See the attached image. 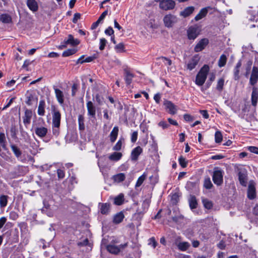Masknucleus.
Returning a JSON list of instances; mask_svg holds the SVG:
<instances>
[{
    "instance_id": "6e6552de",
    "label": "nucleus",
    "mask_w": 258,
    "mask_h": 258,
    "mask_svg": "<svg viewBox=\"0 0 258 258\" xmlns=\"http://www.w3.org/2000/svg\"><path fill=\"white\" fill-rule=\"evenodd\" d=\"M258 81V67L253 66L249 79V84L253 86Z\"/></svg>"
},
{
    "instance_id": "c756f323",
    "label": "nucleus",
    "mask_w": 258,
    "mask_h": 258,
    "mask_svg": "<svg viewBox=\"0 0 258 258\" xmlns=\"http://www.w3.org/2000/svg\"><path fill=\"white\" fill-rule=\"evenodd\" d=\"M100 211L102 214H107L109 212L110 205L107 203L100 204Z\"/></svg>"
},
{
    "instance_id": "7c9ffc66",
    "label": "nucleus",
    "mask_w": 258,
    "mask_h": 258,
    "mask_svg": "<svg viewBox=\"0 0 258 258\" xmlns=\"http://www.w3.org/2000/svg\"><path fill=\"white\" fill-rule=\"evenodd\" d=\"M9 197L6 195L0 196V208L3 209L8 204Z\"/></svg>"
},
{
    "instance_id": "f257e3e1",
    "label": "nucleus",
    "mask_w": 258,
    "mask_h": 258,
    "mask_svg": "<svg viewBox=\"0 0 258 258\" xmlns=\"http://www.w3.org/2000/svg\"><path fill=\"white\" fill-rule=\"evenodd\" d=\"M209 71V67L208 65H204L200 70L199 73H198L195 83L196 84L199 86H202L207 79L208 73Z\"/></svg>"
},
{
    "instance_id": "a19ab883",
    "label": "nucleus",
    "mask_w": 258,
    "mask_h": 258,
    "mask_svg": "<svg viewBox=\"0 0 258 258\" xmlns=\"http://www.w3.org/2000/svg\"><path fill=\"white\" fill-rule=\"evenodd\" d=\"M224 82L225 80L223 78H221L218 80L217 84L216 86V89L219 92H221L222 91L224 85Z\"/></svg>"
},
{
    "instance_id": "603ef678",
    "label": "nucleus",
    "mask_w": 258,
    "mask_h": 258,
    "mask_svg": "<svg viewBox=\"0 0 258 258\" xmlns=\"http://www.w3.org/2000/svg\"><path fill=\"white\" fill-rule=\"evenodd\" d=\"M124 45L123 43H120L116 45L115 47V49L117 52H120L123 50Z\"/></svg>"
},
{
    "instance_id": "09e8293b",
    "label": "nucleus",
    "mask_w": 258,
    "mask_h": 258,
    "mask_svg": "<svg viewBox=\"0 0 258 258\" xmlns=\"http://www.w3.org/2000/svg\"><path fill=\"white\" fill-rule=\"evenodd\" d=\"M179 164L182 167H185L187 165V161L182 156H180L178 159Z\"/></svg>"
},
{
    "instance_id": "4be33fe9",
    "label": "nucleus",
    "mask_w": 258,
    "mask_h": 258,
    "mask_svg": "<svg viewBox=\"0 0 258 258\" xmlns=\"http://www.w3.org/2000/svg\"><path fill=\"white\" fill-rule=\"evenodd\" d=\"M188 201L189 207L191 210L196 209L197 207L198 202L195 196L190 195Z\"/></svg>"
},
{
    "instance_id": "7ed1b4c3",
    "label": "nucleus",
    "mask_w": 258,
    "mask_h": 258,
    "mask_svg": "<svg viewBox=\"0 0 258 258\" xmlns=\"http://www.w3.org/2000/svg\"><path fill=\"white\" fill-rule=\"evenodd\" d=\"M44 207H43V212L47 214L49 217H52L54 212L57 210V207L54 205H51L48 202L43 201Z\"/></svg>"
},
{
    "instance_id": "412c9836",
    "label": "nucleus",
    "mask_w": 258,
    "mask_h": 258,
    "mask_svg": "<svg viewBox=\"0 0 258 258\" xmlns=\"http://www.w3.org/2000/svg\"><path fill=\"white\" fill-rule=\"evenodd\" d=\"M258 100V90L253 87L252 89V92L251 94V103L254 106H255L257 104Z\"/></svg>"
},
{
    "instance_id": "bb28decb",
    "label": "nucleus",
    "mask_w": 258,
    "mask_h": 258,
    "mask_svg": "<svg viewBox=\"0 0 258 258\" xmlns=\"http://www.w3.org/2000/svg\"><path fill=\"white\" fill-rule=\"evenodd\" d=\"M45 102L43 100L39 101L38 108V114L39 115L43 116L45 114Z\"/></svg>"
},
{
    "instance_id": "0e129e2a",
    "label": "nucleus",
    "mask_w": 258,
    "mask_h": 258,
    "mask_svg": "<svg viewBox=\"0 0 258 258\" xmlns=\"http://www.w3.org/2000/svg\"><path fill=\"white\" fill-rule=\"evenodd\" d=\"M248 150L252 153L258 154V148L254 146H250L248 147Z\"/></svg>"
},
{
    "instance_id": "72a5a7b5",
    "label": "nucleus",
    "mask_w": 258,
    "mask_h": 258,
    "mask_svg": "<svg viewBox=\"0 0 258 258\" xmlns=\"http://www.w3.org/2000/svg\"><path fill=\"white\" fill-rule=\"evenodd\" d=\"M122 154L120 152H114L109 156V159L111 161H117L121 159Z\"/></svg>"
},
{
    "instance_id": "a18cd8bd",
    "label": "nucleus",
    "mask_w": 258,
    "mask_h": 258,
    "mask_svg": "<svg viewBox=\"0 0 258 258\" xmlns=\"http://www.w3.org/2000/svg\"><path fill=\"white\" fill-rule=\"evenodd\" d=\"M202 202L205 208L207 209H210L213 206L212 203L207 199H203Z\"/></svg>"
},
{
    "instance_id": "8fccbe9b",
    "label": "nucleus",
    "mask_w": 258,
    "mask_h": 258,
    "mask_svg": "<svg viewBox=\"0 0 258 258\" xmlns=\"http://www.w3.org/2000/svg\"><path fill=\"white\" fill-rule=\"evenodd\" d=\"M107 41L105 38H101L100 40V46L99 49L102 50L104 49V47L106 44Z\"/></svg>"
},
{
    "instance_id": "3c124183",
    "label": "nucleus",
    "mask_w": 258,
    "mask_h": 258,
    "mask_svg": "<svg viewBox=\"0 0 258 258\" xmlns=\"http://www.w3.org/2000/svg\"><path fill=\"white\" fill-rule=\"evenodd\" d=\"M122 143L120 140L118 141L115 146L113 147V150L114 151H119L121 148Z\"/></svg>"
},
{
    "instance_id": "f704fd0d",
    "label": "nucleus",
    "mask_w": 258,
    "mask_h": 258,
    "mask_svg": "<svg viewBox=\"0 0 258 258\" xmlns=\"http://www.w3.org/2000/svg\"><path fill=\"white\" fill-rule=\"evenodd\" d=\"M37 98L35 97V96L32 94H29L27 95L26 97V103L29 105L31 106L33 104V102L37 101Z\"/></svg>"
},
{
    "instance_id": "79ce46f5",
    "label": "nucleus",
    "mask_w": 258,
    "mask_h": 258,
    "mask_svg": "<svg viewBox=\"0 0 258 258\" xmlns=\"http://www.w3.org/2000/svg\"><path fill=\"white\" fill-rule=\"evenodd\" d=\"M84 117L82 115H79L78 116V123L80 130H84L85 129Z\"/></svg>"
},
{
    "instance_id": "c85d7f7f",
    "label": "nucleus",
    "mask_w": 258,
    "mask_h": 258,
    "mask_svg": "<svg viewBox=\"0 0 258 258\" xmlns=\"http://www.w3.org/2000/svg\"><path fill=\"white\" fill-rule=\"evenodd\" d=\"M105 182L111 185L112 184H118L122 182L124 178H106Z\"/></svg>"
},
{
    "instance_id": "f3484780",
    "label": "nucleus",
    "mask_w": 258,
    "mask_h": 258,
    "mask_svg": "<svg viewBox=\"0 0 258 258\" xmlns=\"http://www.w3.org/2000/svg\"><path fill=\"white\" fill-rule=\"evenodd\" d=\"M210 9L211 8L209 7L202 9L199 13L195 17V20L196 21H198L206 17L208 14V10Z\"/></svg>"
},
{
    "instance_id": "f03ea898",
    "label": "nucleus",
    "mask_w": 258,
    "mask_h": 258,
    "mask_svg": "<svg viewBox=\"0 0 258 258\" xmlns=\"http://www.w3.org/2000/svg\"><path fill=\"white\" fill-rule=\"evenodd\" d=\"M164 24L167 28H172L178 21L177 17L171 14H168L163 18Z\"/></svg>"
},
{
    "instance_id": "0eeeda50",
    "label": "nucleus",
    "mask_w": 258,
    "mask_h": 258,
    "mask_svg": "<svg viewBox=\"0 0 258 258\" xmlns=\"http://www.w3.org/2000/svg\"><path fill=\"white\" fill-rule=\"evenodd\" d=\"M61 114L59 111L54 109L52 113V125L59 127L60 124Z\"/></svg>"
},
{
    "instance_id": "423d86ee",
    "label": "nucleus",
    "mask_w": 258,
    "mask_h": 258,
    "mask_svg": "<svg viewBox=\"0 0 258 258\" xmlns=\"http://www.w3.org/2000/svg\"><path fill=\"white\" fill-rule=\"evenodd\" d=\"M255 183L253 180L249 182L247 189V198L250 200H253L256 197Z\"/></svg>"
},
{
    "instance_id": "774afa93",
    "label": "nucleus",
    "mask_w": 258,
    "mask_h": 258,
    "mask_svg": "<svg viewBox=\"0 0 258 258\" xmlns=\"http://www.w3.org/2000/svg\"><path fill=\"white\" fill-rule=\"evenodd\" d=\"M154 99L157 103H159L161 99V95L159 93L156 94L154 96Z\"/></svg>"
},
{
    "instance_id": "37998d69",
    "label": "nucleus",
    "mask_w": 258,
    "mask_h": 258,
    "mask_svg": "<svg viewBox=\"0 0 258 258\" xmlns=\"http://www.w3.org/2000/svg\"><path fill=\"white\" fill-rule=\"evenodd\" d=\"M222 135L220 131H217L215 134V140L217 143H220L222 141Z\"/></svg>"
},
{
    "instance_id": "9d476101",
    "label": "nucleus",
    "mask_w": 258,
    "mask_h": 258,
    "mask_svg": "<svg viewBox=\"0 0 258 258\" xmlns=\"http://www.w3.org/2000/svg\"><path fill=\"white\" fill-rule=\"evenodd\" d=\"M200 57L199 55H194L187 64V69L192 70L195 69L200 61Z\"/></svg>"
},
{
    "instance_id": "6ab92c4d",
    "label": "nucleus",
    "mask_w": 258,
    "mask_h": 258,
    "mask_svg": "<svg viewBox=\"0 0 258 258\" xmlns=\"http://www.w3.org/2000/svg\"><path fill=\"white\" fill-rule=\"evenodd\" d=\"M195 10V8L193 6L186 7L183 11L180 12V16L184 18L187 17L191 14Z\"/></svg>"
},
{
    "instance_id": "58836bf2",
    "label": "nucleus",
    "mask_w": 258,
    "mask_h": 258,
    "mask_svg": "<svg viewBox=\"0 0 258 258\" xmlns=\"http://www.w3.org/2000/svg\"><path fill=\"white\" fill-rule=\"evenodd\" d=\"M227 62V56L225 54H222L218 60V66L220 68L224 67Z\"/></svg>"
},
{
    "instance_id": "c9c22d12",
    "label": "nucleus",
    "mask_w": 258,
    "mask_h": 258,
    "mask_svg": "<svg viewBox=\"0 0 258 258\" xmlns=\"http://www.w3.org/2000/svg\"><path fill=\"white\" fill-rule=\"evenodd\" d=\"M124 216L122 212L116 214L113 218V222L116 224L120 223L123 219Z\"/></svg>"
},
{
    "instance_id": "ddd939ff",
    "label": "nucleus",
    "mask_w": 258,
    "mask_h": 258,
    "mask_svg": "<svg viewBox=\"0 0 258 258\" xmlns=\"http://www.w3.org/2000/svg\"><path fill=\"white\" fill-rule=\"evenodd\" d=\"M88 115L93 118H95L96 108L92 101H88L86 104Z\"/></svg>"
},
{
    "instance_id": "2f4dec72",
    "label": "nucleus",
    "mask_w": 258,
    "mask_h": 258,
    "mask_svg": "<svg viewBox=\"0 0 258 258\" xmlns=\"http://www.w3.org/2000/svg\"><path fill=\"white\" fill-rule=\"evenodd\" d=\"M224 171L220 168L216 167L214 168L213 177H223Z\"/></svg>"
},
{
    "instance_id": "b1692460",
    "label": "nucleus",
    "mask_w": 258,
    "mask_h": 258,
    "mask_svg": "<svg viewBox=\"0 0 258 258\" xmlns=\"http://www.w3.org/2000/svg\"><path fill=\"white\" fill-rule=\"evenodd\" d=\"M237 172L238 177H245L247 175V171L243 166H239L237 168Z\"/></svg>"
},
{
    "instance_id": "864d4df0",
    "label": "nucleus",
    "mask_w": 258,
    "mask_h": 258,
    "mask_svg": "<svg viewBox=\"0 0 258 258\" xmlns=\"http://www.w3.org/2000/svg\"><path fill=\"white\" fill-rule=\"evenodd\" d=\"M252 64V61L251 60H249L246 63V73L245 74L246 77H247V76L249 74V72L251 69Z\"/></svg>"
},
{
    "instance_id": "cd10ccee",
    "label": "nucleus",
    "mask_w": 258,
    "mask_h": 258,
    "mask_svg": "<svg viewBox=\"0 0 258 258\" xmlns=\"http://www.w3.org/2000/svg\"><path fill=\"white\" fill-rule=\"evenodd\" d=\"M118 133V127L117 126H114L110 134V140L111 142H114L116 140Z\"/></svg>"
},
{
    "instance_id": "e433bc0d",
    "label": "nucleus",
    "mask_w": 258,
    "mask_h": 258,
    "mask_svg": "<svg viewBox=\"0 0 258 258\" xmlns=\"http://www.w3.org/2000/svg\"><path fill=\"white\" fill-rule=\"evenodd\" d=\"M107 250L113 254H117L120 251V248L115 245H109L107 246Z\"/></svg>"
},
{
    "instance_id": "5fc2aeb1",
    "label": "nucleus",
    "mask_w": 258,
    "mask_h": 258,
    "mask_svg": "<svg viewBox=\"0 0 258 258\" xmlns=\"http://www.w3.org/2000/svg\"><path fill=\"white\" fill-rule=\"evenodd\" d=\"M159 58L163 60V61L165 62V64L171 66L172 64V61L167 57L162 56Z\"/></svg>"
},
{
    "instance_id": "4468645a",
    "label": "nucleus",
    "mask_w": 258,
    "mask_h": 258,
    "mask_svg": "<svg viewBox=\"0 0 258 258\" xmlns=\"http://www.w3.org/2000/svg\"><path fill=\"white\" fill-rule=\"evenodd\" d=\"M199 34L198 29L197 27H191L187 30V36L189 39H195Z\"/></svg>"
},
{
    "instance_id": "e2e57ef3",
    "label": "nucleus",
    "mask_w": 258,
    "mask_h": 258,
    "mask_svg": "<svg viewBox=\"0 0 258 258\" xmlns=\"http://www.w3.org/2000/svg\"><path fill=\"white\" fill-rule=\"evenodd\" d=\"M81 15L79 13H75L74 15L73 22L74 23H76L79 19H80Z\"/></svg>"
},
{
    "instance_id": "6e6d98bb",
    "label": "nucleus",
    "mask_w": 258,
    "mask_h": 258,
    "mask_svg": "<svg viewBox=\"0 0 258 258\" xmlns=\"http://www.w3.org/2000/svg\"><path fill=\"white\" fill-rule=\"evenodd\" d=\"M96 102L99 105H102L103 103V98L101 97L99 94H97L95 96Z\"/></svg>"
},
{
    "instance_id": "49530a36",
    "label": "nucleus",
    "mask_w": 258,
    "mask_h": 258,
    "mask_svg": "<svg viewBox=\"0 0 258 258\" xmlns=\"http://www.w3.org/2000/svg\"><path fill=\"white\" fill-rule=\"evenodd\" d=\"M76 52V50L75 49H69L66 51H64L62 53V56L64 57H67L71 55H72L74 53H75Z\"/></svg>"
},
{
    "instance_id": "9b49d317",
    "label": "nucleus",
    "mask_w": 258,
    "mask_h": 258,
    "mask_svg": "<svg viewBox=\"0 0 258 258\" xmlns=\"http://www.w3.org/2000/svg\"><path fill=\"white\" fill-rule=\"evenodd\" d=\"M33 115V112L31 110L26 109L25 110L24 115L23 117V123L25 125H29L31 122V120Z\"/></svg>"
},
{
    "instance_id": "bf43d9fd",
    "label": "nucleus",
    "mask_w": 258,
    "mask_h": 258,
    "mask_svg": "<svg viewBox=\"0 0 258 258\" xmlns=\"http://www.w3.org/2000/svg\"><path fill=\"white\" fill-rule=\"evenodd\" d=\"M59 133V127H54L52 126V134L55 136H57Z\"/></svg>"
},
{
    "instance_id": "ea45409f",
    "label": "nucleus",
    "mask_w": 258,
    "mask_h": 258,
    "mask_svg": "<svg viewBox=\"0 0 258 258\" xmlns=\"http://www.w3.org/2000/svg\"><path fill=\"white\" fill-rule=\"evenodd\" d=\"M11 148L17 157H19L21 155V151L20 149L14 144H11L10 145Z\"/></svg>"
},
{
    "instance_id": "f8f14e48",
    "label": "nucleus",
    "mask_w": 258,
    "mask_h": 258,
    "mask_svg": "<svg viewBox=\"0 0 258 258\" xmlns=\"http://www.w3.org/2000/svg\"><path fill=\"white\" fill-rule=\"evenodd\" d=\"M209 43V40L207 38L201 39L196 45L195 51L196 52H200L203 50Z\"/></svg>"
},
{
    "instance_id": "a878e982",
    "label": "nucleus",
    "mask_w": 258,
    "mask_h": 258,
    "mask_svg": "<svg viewBox=\"0 0 258 258\" xmlns=\"http://www.w3.org/2000/svg\"><path fill=\"white\" fill-rule=\"evenodd\" d=\"M124 201V195L122 193L114 198V204L116 205H121Z\"/></svg>"
},
{
    "instance_id": "c03bdc74",
    "label": "nucleus",
    "mask_w": 258,
    "mask_h": 258,
    "mask_svg": "<svg viewBox=\"0 0 258 258\" xmlns=\"http://www.w3.org/2000/svg\"><path fill=\"white\" fill-rule=\"evenodd\" d=\"M179 200L178 194L176 192L173 193L171 195V202L172 204H176Z\"/></svg>"
},
{
    "instance_id": "1a4fd4ad",
    "label": "nucleus",
    "mask_w": 258,
    "mask_h": 258,
    "mask_svg": "<svg viewBox=\"0 0 258 258\" xmlns=\"http://www.w3.org/2000/svg\"><path fill=\"white\" fill-rule=\"evenodd\" d=\"M64 45H61L59 46V48L65 47L67 44H71L73 46H76L80 43V41L77 39H75L73 36L70 34L68 36L67 39L64 40Z\"/></svg>"
},
{
    "instance_id": "aec40b11",
    "label": "nucleus",
    "mask_w": 258,
    "mask_h": 258,
    "mask_svg": "<svg viewBox=\"0 0 258 258\" xmlns=\"http://www.w3.org/2000/svg\"><path fill=\"white\" fill-rule=\"evenodd\" d=\"M55 96L58 102L62 104L64 102V96L63 92L57 88H54Z\"/></svg>"
},
{
    "instance_id": "393cba45",
    "label": "nucleus",
    "mask_w": 258,
    "mask_h": 258,
    "mask_svg": "<svg viewBox=\"0 0 258 258\" xmlns=\"http://www.w3.org/2000/svg\"><path fill=\"white\" fill-rule=\"evenodd\" d=\"M242 65L241 61L239 60L234 69V77L235 80H238L240 78L239 69Z\"/></svg>"
},
{
    "instance_id": "dca6fc26",
    "label": "nucleus",
    "mask_w": 258,
    "mask_h": 258,
    "mask_svg": "<svg viewBox=\"0 0 258 258\" xmlns=\"http://www.w3.org/2000/svg\"><path fill=\"white\" fill-rule=\"evenodd\" d=\"M143 149L140 146H138L133 149L131 153V158L133 161L137 160L139 155L142 153Z\"/></svg>"
},
{
    "instance_id": "052dcab7",
    "label": "nucleus",
    "mask_w": 258,
    "mask_h": 258,
    "mask_svg": "<svg viewBox=\"0 0 258 258\" xmlns=\"http://www.w3.org/2000/svg\"><path fill=\"white\" fill-rule=\"evenodd\" d=\"M138 137V132H134L132 134L131 137V141L133 143H135L137 140Z\"/></svg>"
},
{
    "instance_id": "69168bd1",
    "label": "nucleus",
    "mask_w": 258,
    "mask_h": 258,
    "mask_svg": "<svg viewBox=\"0 0 258 258\" xmlns=\"http://www.w3.org/2000/svg\"><path fill=\"white\" fill-rule=\"evenodd\" d=\"M215 184L218 185H221L223 183V178H213Z\"/></svg>"
},
{
    "instance_id": "680f3d73",
    "label": "nucleus",
    "mask_w": 258,
    "mask_h": 258,
    "mask_svg": "<svg viewBox=\"0 0 258 258\" xmlns=\"http://www.w3.org/2000/svg\"><path fill=\"white\" fill-rule=\"evenodd\" d=\"M58 177H63L65 176L64 172L63 169H58L57 170Z\"/></svg>"
},
{
    "instance_id": "2eb2a0df",
    "label": "nucleus",
    "mask_w": 258,
    "mask_h": 258,
    "mask_svg": "<svg viewBox=\"0 0 258 258\" xmlns=\"http://www.w3.org/2000/svg\"><path fill=\"white\" fill-rule=\"evenodd\" d=\"M35 133L38 137L42 138L45 137L47 135L48 129L44 126L37 127L35 129Z\"/></svg>"
},
{
    "instance_id": "4d7b16f0",
    "label": "nucleus",
    "mask_w": 258,
    "mask_h": 258,
    "mask_svg": "<svg viewBox=\"0 0 258 258\" xmlns=\"http://www.w3.org/2000/svg\"><path fill=\"white\" fill-rule=\"evenodd\" d=\"M158 125L163 129H165L168 127L169 125L164 121H161L158 123Z\"/></svg>"
},
{
    "instance_id": "39448f33",
    "label": "nucleus",
    "mask_w": 258,
    "mask_h": 258,
    "mask_svg": "<svg viewBox=\"0 0 258 258\" xmlns=\"http://www.w3.org/2000/svg\"><path fill=\"white\" fill-rule=\"evenodd\" d=\"M163 105L165 110L170 114L173 115L176 113L177 108L171 101L165 100L164 101Z\"/></svg>"
},
{
    "instance_id": "a211bd4d",
    "label": "nucleus",
    "mask_w": 258,
    "mask_h": 258,
    "mask_svg": "<svg viewBox=\"0 0 258 258\" xmlns=\"http://www.w3.org/2000/svg\"><path fill=\"white\" fill-rule=\"evenodd\" d=\"M124 77L125 83L127 85H130L132 82L134 75L127 69L124 70Z\"/></svg>"
},
{
    "instance_id": "20e7f679",
    "label": "nucleus",
    "mask_w": 258,
    "mask_h": 258,
    "mask_svg": "<svg viewBox=\"0 0 258 258\" xmlns=\"http://www.w3.org/2000/svg\"><path fill=\"white\" fill-rule=\"evenodd\" d=\"M175 3L173 0H161L159 1V8L165 11L171 10L174 8Z\"/></svg>"
},
{
    "instance_id": "5701e85b",
    "label": "nucleus",
    "mask_w": 258,
    "mask_h": 258,
    "mask_svg": "<svg viewBox=\"0 0 258 258\" xmlns=\"http://www.w3.org/2000/svg\"><path fill=\"white\" fill-rule=\"evenodd\" d=\"M27 5L28 8L33 12L37 11L38 5L35 0H27Z\"/></svg>"
},
{
    "instance_id": "de8ad7c7",
    "label": "nucleus",
    "mask_w": 258,
    "mask_h": 258,
    "mask_svg": "<svg viewBox=\"0 0 258 258\" xmlns=\"http://www.w3.org/2000/svg\"><path fill=\"white\" fill-rule=\"evenodd\" d=\"M212 183L210 178H206L204 181V186L207 189H210L212 186Z\"/></svg>"
},
{
    "instance_id": "338daca9",
    "label": "nucleus",
    "mask_w": 258,
    "mask_h": 258,
    "mask_svg": "<svg viewBox=\"0 0 258 258\" xmlns=\"http://www.w3.org/2000/svg\"><path fill=\"white\" fill-rule=\"evenodd\" d=\"M149 244L151 245L153 248H155L157 245V242L154 237H152L149 239Z\"/></svg>"
},
{
    "instance_id": "4c0bfd02",
    "label": "nucleus",
    "mask_w": 258,
    "mask_h": 258,
    "mask_svg": "<svg viewBox=\"0 0 258 258\" xmlns=\"http://www.w3.org/2000/svg\"><path fill=\"white\" fill-rule=\"evenodd\" d=\"M0 21L4 23H10L12 21V19L8 14H2L0 16Z\"/></svg>"
},
{
    "instance_id": "13d9d810",
    "label": "nucleus",
    "mask_w": 258,
    "mask_h": 258,
    "mask_svg": "<svg viewBox=\"0 0 258 258\" xmlns=\"http://www.w3.org/2000/svg\"><path fill=\"white\" fill-rule=\"evenodd\" d=\"M105 33L106 34V35H112L114 33V30H113L112 28L111 27H109L108 28H107L105 30Z\"/></svg>"
},
{
    "instance_id": "473e14b6",
    "label": "nucleus",
    "mask_w": 258,
    "mask_h": 258,
    "mask_svg": "<svg viewBox=\"0 0 258 258\" xmlns=\"http://www.w3.org/2000/svg\"><path fill=\"white\" fill-rule=\"evenodd\" d=\"M178 248L182 251L186 250L190 246V244L187 242H181L177 244Z\"/></svg>"
}]
</instances>
